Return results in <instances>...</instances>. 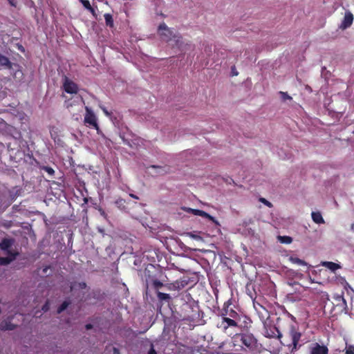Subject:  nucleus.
<instances>
[{"label": "nucleus", "mask_w": 354, "mask_h": 354, "mask_svg": "<svg viewBox=\"0 0 354 354\" xmlns=\"http://www.w3.org/2000/svg\"><path fill=\"white\" fill-rule=\"evenodd\" d=\"M184 301L180 306V316L183 320L198 323L203 317V312L200 310L198 304L187 294L182 299Z\"/></svg>", "instance_id": "nucleus-1"}, {"label": "nucleus", "mask_w": 354, "mask_h": 354, "mask_svg": "<svg viewBox=\"0 0 354 354\" xmlns=\"http://www.w3.org/2000/svg\"><path fill=\"white\" fill-rule=\"evenodd\" d=\"M301 337L302 333L298 324H290L285 332L283 342L281 341V344L287 347L291 354H295L303 345L300 343Z\"/></svg>", "instance_id": "nucleus-2"}, {"label": "nucleus", "mask_w": 354, "mask_h": 354, "mask_svg": "<svg viewBox=\"0 0 354 354\" xmlns=\"http://www.w3.org/2000/svg\"><path fill=\"white\" fill-rule=\"evenodd\" d=\"M233 341L235 345L241 346L245 351H254L258 348L257 339L250 333H237Z\"/></svg>", "instance_id": "nucleus-3"}, {"label": "nucleus", "mask_w": 354, "mask_h": 354, "mask_svg": "<svg viewBox=\"0 0 354 354\" xmlns=\"http://www.w3.org/2000/svg\"><path fill=\"white\" fill-rule=\"evenodd\" d=\"M158 34L160 39L166 42L173 40L175 41V46L181 48L183 45L182 37L174 32L171 28H169L165 23H161L158 28Z\"/></svg>", "instance_id": "nucleus-4"}, {"label": "nucleus", "mask_w": 354, "mask_h": 354, "mask_svg": "<svg viewBox=\"0 0 354 354\" xmlns=\"http://www.w3.org/2000/svg\"><path fill=\"white\" fill-rule=\"evenodd\" d=\"M86 113L84 118V122L86 126L93 127L97 133L100 131V127L97 123V119L93 111L88 106L85 107Z\"/></svg>", "instance_id": "nucleus-5"}, {"label": "nucleus", "mask_w": 354, "mask_h": 354, "mask_svg": "<svg viewBox=\"0 0 354 354\" xmlns=\"http://www.w3.org/2000/svg\"><path fill=\"white\" fill-rule=\"evenodd\" d=\"M241 319L230 318V317H221V322L217 324V327L220 328L223 332L227 333L229 328H235L238 326V322Z\"/></svg>", "instance_id": "nucleus-6"}, {"label": "nucleus", "mask_w": 354, "mask_h": 354, "mask_svg": "<svg viewBox=\"0 0 354 354\" xmlns=\"http://www.w3.org/2000/svg\"><path fill=\"white\" fill-rule=\"evenodd\" d=\"M231 305L232 301L230 299L227 300L223 304V308L220 313L221 317H227L230 318L241 319L239 313L233 308H230Z\"/></svg>", "instance_id": "nucleus-7"}, {"label": "nucleus", "mask_w": 354, "mask_h": 354, "mask_svg": "<svg viewBox=\"0 0 354 354\" xmlns=\"http://www.w3.org/2000/svg\"><path fill=\"white\" fill-rule=\"evenodd\" d=\"M309 354H328L329 349L324 344L313 342L308 346Z\"/></svg>", "instance_id": "nucleus-8"}, {"label": "nucleus", "mask_w": 354, "mask_h": 354, "mask_svg": "<svg viewBox=\"0 0 354 354\" xmlns=\"http://www.w3.org/2000/svg\"><path fill=\"white\" fill-rule=\"evenodd\" d=\"M64 90L67 93L76 94L78 92V86L74 82L66 78L63 84Z\"/></svg>", "instance_id": "nucleus-9"}, {"label": "nucleus", "mask_w": 354, "mask_h": 354, "mask_svg": "<svg viewBox=\"0 0 354 354\" xmlns=\"http://www.w3.org/2000/svg\"><path fill=\"white\" fill-rule=\"evenodd\" d=\"M14 243L15 239L12 238H4L0 242V249L6 253L13 252L10 250V248L13 245Z\"/></svg>", "instance_id": "nucleus-10"}, {"label": "nucleus", "mask_w": 354, "mask_h": 354, "mask_svg": "<svg viewBox=\"0 0 354 354\" xmlns=\"http://www.w3.org/2000/svg\"><path fill=\"white\" fill-rule=\"evenodd\" d=\"M353 21V14L350 12H346L344 19L339 26V28H341L342 30H345V29L348 28V27H350L352 25Z\"/></svg>", "instance_id": "nucleus-11"}, {"label": "nucleus", "mask_w": 354, "mask_h": 354, "mask_svg": "<svg viewBox=\"0 0 354 354\" xmlns=\"http://www.w3.org/2000/svg\"><path fill=\"white\" fill-rule=\"evenodd\" d=\"M6 254L8 255V257H0L1 266H7L10 264L19 255V253L17 252H9L8 253Z\"/></svg>", "instance_id": "nucleus-12"}, {"label": "nucleus", "mask_w": 354, "mask_h": 354, "mask_svg": "<svg viewBox=\"0 0 354 354\" xmlns=\"http://www.w3.org/2000/svg\"><path fill=\"white\" fill-rule=\"evenodd\" d=\"M266 336L270 338H277L280 340L283 337V335L281 331L275 326L267 330Z\"/></svg>", "instance_id": "nucleus-13"}, {"label": "nucleus", "mask_w": 354, "mask_h": 354, "mask_svg": "<svg viewBox=\"0 0 354 354\" xmlns=\"http://www.w3.org/2000/svg\"><path fill=\"white\" fill-rule=\"evenodd\" d=\"M335 299L337 302L336 306L342 308V311L345 314L348 313V306L346 299L342 295H337L335 297Z\"/></svg>", "instance_id": "nucleus-14"}, {"label": "nucleus", "mask_w": 354, "mask_h": 354, "mask_svg": "<svg viewBox=\"0 0 354 354\" xmlns=\"http://www.w3.org/2000/svg\"><path fill=\"white\" fill-rule=\"evenodd\" d=\"M192 212L194 215L206 218L209 219V221H212L214 223H217V221L215 220V218L212 216H211L210 214H209L208 213H207L206 212H205L203 210L192 209Z\"/></svg>", "instance_id": "nucleus-15"}, {"label": "nucleus", "mask_w": 354, "mask_h": 354, "mask_svg": "<svg viewBox=\"0 0 354 354\" xmlns=\"http://www.w3.org/2000/svg\"><path fill=\"white\" fill-rule=\"evenodd\" d=\"M16 328V325L12 324L10 320H3L0 324L1 330H12Z\"/></svg>", "instance_id": "nucleus-16"}, {"label": "nucleus", "mask_w": 354, "mask_h": 354, "mask_svg": "<svg viewBox=\"0 0 354 354\" xmlns=\"http://www.w3.org/2000/svg\"><path fill=\"white\" fill-rule=\"evenodd\" d=\"M104 20H105V24L106 27L113 29L115 28V24L113 18V15L110 13H105L104 15Z\"/></svg>", "instance_id": "nucleus-17"}, {"label": "nucleus", "mask_w": 354, "mask_h": 354, "mask_svg": "<svg viewBox=\"0 0 354 354\" xmlns=\"http://www.w3.org/2000/svg\"><path fill=\"white\" fill-rule=\"evenodd\" d=\"M179 285L180 290L187 286L190 283V278L187 276H183L179 279L176 280Z\"/></svg>", "instance_id": "nucleus-18"}, {"label": "nucleus", "mask_w": 354, "mask_h": 354, "mask_svg": "<svg viewBox=\"0 0 354 354\" xmlns=\"http://www.w3.org/2000/svg\"><path fill=\"white\" fill-rule=\"evenodd\" d=\"M85 282H71L70 286V291L73 292L77 289H85L86 288Z\"/></svg>", "instance_id": "nucleus-19"}, {"label": "nucleus", "mask_w": 354, "mask_h": 354, "mask_svg": "<svg viewBox=\"0 0 354 354\" xmlns=\"http://www.w3.org/2000/svg\"><path fill=\"white\" fill-rule=\"evenodd\" d=\"M313 221L317 224L324 223L325 221L319 212H313L311 214Z\"/></svg>", "instance_id": "nucleus-20"}, {"label": "nucleus", "mask_w": 354, "mask_h": 354, "mask_svg": "<svg viewBox=\"0 0 354 354\" xmlns=\"http://www.w3.org/2000/svg\"><path fill=\"white\" fill-rule=\"evenodd\" d=\"M322 266L327 268L328 269L330 270L333 272H335V270L339 269L341 266L334 262L332 261H324L322 263Z\"/></svg>", "instance_id": "nucleus-21"}, {"label": "nucleus", "mask_w": 354, "mask_h": 354, "mask_svg": "<svg viewBox=\"0 0 354 354\" xmlns=\"http://www.w3.org/2000/svg\"><path fill=\"white\" fill-rule=\"evenodd\" d=\"M165 287V283H162L158 279H153L151 281V288L155 290L156 293L160 292V289Z\"/></svg>", "instance_id": "nucleus-22"}, {"label": "nucleus", "mask_w": 354, "mask_h": 354, "mask_svg": "<svg viewBox=\"0 0 354 354\" xmlns=\"http://www.w3.org/2000/svg\"><path fill=\"white\" fill-rule=\"evenodd\" d=\"M80 2L82 3V6L86 9L88 10L92 15L93 16L95 17L96 16V13H95V9L91 6V3L89 2L88 0H80Z\"/></svg>", "instance_id": "nucleus-23"}, {"label": "nucleus", "mask_w": 354, "mask_h": 354, "mask_svg": "<svg viewBox=\"0 0 354 354\" xmlns=\"http://www.w3.org/2000/svg\"><path fill=\"white\" fill-rule=\"evenodd\" d=\"M0 65L6 66L7 68H12V63L9 60V59L0 54Z\"/></svg>", "instance_id": "nucleus-24"}, {"label": "nucleus", "mask_w": 354, "mask_h": 354, "mask_svg": "<svg viewBox=\"0 0 354 354\" xmlns=\"http://www.w3.org/2000/svg\"><path fill=\"white\" fill-rule=\"evenodd\" d=\"M157 295V297H158V299L160 301H167V302H169L170 300L171 299V296L167 294V293H164V292H158L156 293Z\"/></svg>", "instance_id": "nucleus-25"}, {"label": "nucleus", "mask_w": 354, "mask_h": 354, "mask_svg": "<svg viewBox=\"0 0 354 354\" xmlns=\"http://www.w3.org/2000/svg\"><path fill=\"white\" fill-rule=\"evenodd\" d=\"M165 288L168 290H178L179 291V285L176 282V281L172 282V283H165Z\"/></svg>", "instance_id": "nucleus-26"}, {"label": "nucleus", "mask_w": 354, "mask_h": 354, "mask_svg": "<svg viewBox=\"0 0 354 354\" xmlns=\"http://www.w3.org/2000/svg\"><path fill=\"white\" fill-rule=\"evenodd\" d=\"M115 204L120 209H124L126 208V201L122 198H118L115 201Z\"/></svg>", "instance_id": "nucleus-27"}, {"label": "nucleus", "mask_w": 354, "mask_h": 354, "mask_svg": "<svg viewBox=\"0 0 354 354\" xmlns=\"http://www.w3.org/2000/svg\"><path fill=\"white\" fill-rule=\"evenodd\" d=\"M290 261L293 263H297L300 266H306L307 263L302 259H300L297 257H290Z\"/></svg>", "instance_id": "nucleus-28"}, {"label": "nucleus", "mask_w": 354, "mask_h": 354, "mask_svg": "<svg viewBox=\"0 0 354 354\" xmlns=\"http://www.w3.org/2000/svg\"><path fill=\"white\" fill-rule=\"evenodd\" d=\"M71 302L68 301H64L63 303L58 307L57 312L58 314L62 313L64 310L67 308V307L70 305Z\"/></svg>", "instance_id": "nucleus-29"}, {"label": "nucleus", "mask_w": 354, "mask_h": 354, "mask_svg": "<svg viewBox=\"0 0 354 354\" xmlns=\"http://www.w3.org/2000/svg\"><path fill=\"white\" fill-rule=\"evenodd\" d=\"M279 239L281 243L287 244L291 243L292 241V238L288 236H279Z\"/></svg>", "instance_id": "nucleus-30"}, {"label": "nucleus", "mask_w": 354, "mask_h": 354, "mask_svg": "<svg viewBox=\"0 0 354 354\" xmlns=\"http://www.w3.org/2000/svg\"><path fill=\"white\" fill-rule=\"evenodd\" d=\"M345 354H354V345L349 344L346 346L345 349Z\"/></svg>", "instance_id": "nucleus-31"}, {"label": "nucleus", "mask_w": 354, "mask_h": 354, "mask_svg": "<svg viewBox=\"0 0 354 354\" xmlns=\"http://www.w3.org/2000/svg\"><path fill=\"white\" fill-rule=\"evenodd\" d=\"M43 170H44L50 176H53L55 174L54 169L50 167H44Z\"/></svg>", "instance_id": "nucleus-32"}, {"label": "nucleus", "mask_w": 354, "mask_h": 354, "mask_svg": "<svg viewBox=\"0 0 354 354\" xmlns=\"http://www.w3.org/2000/svg\"><path fill=\"white\" fill-rule=\"evenodd\" d=\"M259 201L266 205L268 207H272V204L264 198H260Z\"/></svg>", "instance_id": "nucleus-33"}, {"label": "nucleus", "mask_w": 354, "mask_h": 354, "mask_svg": "<svg viewBox=\"0 0 354 354\" xmlns=\"http://www.w3.org/2000/svg\"><path fill=\"white\" fill-rule=\"evenodd\" d=\"M280 95L283 100H292V97H290L287 93L280 91Z\"/></svg>", "instance_id": "nucleus-34"}, {"label": "nucleus", "mask_w": 354, "mask_h": 354, "mask_svg": "<svg viewBox=\"0 0 354 354\" xmlns=\"http://www.w3.org/2000/svg\"><path fill=\"white\" fill-rule=\"evenodd\" d=\"M98 212H100V215L105 219H107V214L105 212V211L100 207L97 208Z\"/></svg>", "instance_id": "nucleus-35"}, {"label": "nucleus", "mask_w": 354, "mask_h": 354, "mask_svg": "<svg viewBox=\"0 0 354 354\" xmlns=\"http://www.w3.org/2000/svg\"><path fill=\"white\" fill-rule=\"evenodd\" d=\"M101 109L102 110V111L104 112V113L106 115V116H110L111 115V113L107 111V109L104 107V106H100Z\"/></svg>", "instance_id": "nucleus-36"}, {"label": "nucleus", "mask_w": 354, "mask_h": 354, "mask_svg": "<svg viewBox=\"0 0 354 354\" xmlns=\"http://www.w3.org/2000/svg\"><path fill=\"white\" fill-rule=\"evenodd\" d=\"M8 1L9 2V3L12 6H16L17 5V0H8Z\"/></svg>", "instance_id": "nucleus-37"}, {"label": "nucleus", "mask_w": 354, "mask_h": 354, "mask_svg": "<svg viewBox=\"0 0 354 354\" xmlns=\"http://www.w3.org/2000/svg\"><path fill=\"white\" fill-rule=\"evenodd\" d=\"M48 302L47 301L42 307V310L46 312L48 310Z\"/></svg>", "instance_id": "nucleus-38"}, {"label": "nucleus", "mask_w": 354, "mask_h": 354, "mask_svg": "<svg viewBox=\"0 0 354 354\" xmlns=\"http://www.w3.org/2000/svg\"><path fill=\"white\" fill-rule=\"evenodd\" d=\"M148 354H157V353H156V351H155V349L153 347H151L150 348V350L149 351Z\"/></svg>", "instance_id": "nucleus-39"}, {"label": "nucleus", "mask_w": 354, "mask_h": 354, "mask_svg": "<svg viewBox=\"0 0 354 354\" xmlns=\"http://www.w3.org/2000/svg\"><path fill=\"white\" fill-rule=\"evenodd\" d=\"M112 349L113 351V354H120V351H119L118 348H117L115 347H113Z\"/></svg>", "instance_id": "nucleus-40"}, {"label": "nucleus", "mask_w": 354, "mask_h": 354, "mask_svg": "<svg viewBox=\"0 0 354 354\" xmlns=\"http://www.w3.org/2000/svg\"><path fill=\"white\" fill-rule=\"evenodd\" d=\"M129 196L133 198H135V199H139L138 196H137L136 195L133 194H129Z\"/></svg>", "instance_id": "nucleus-41"}, {"label": "nucleus", "mask_w": 354, "mask_h": 354, "mask_svg": "<svg viewBox=\"0 0 354 354\" xmlns=\"http://www.w3.org/2000/svg\"><path fill=\"white\" fill-rule=\"evenodd\" d=\"M92 328H93V326H92V324H87L86 325V329H88H88H91Z\"/></svg>", "instance_id": "nucleus-42"}, {"label": "nucleus", "mask_w": 354, "mask_h": 354, "mask_svg": "<svg viewBox=\"0 0 354 354\" xmlns=\"http://www.w3.org/2000/svg\"><path fill=\"white\" fill-rule=\"evenodd\" d=\"M289 316L292 319V320H293L295 322H296V319L293 315L289 313Z\"/></svg>", "instance_id": "nucleus-43"}, {"label": "nucleus", "mask_w": 354, "mask_h": 354, "mask_svg": "<svg viewBox=\"0 0 354 354\" xmlns=\"http://www.w3.org/2000/svg\"><path fill=\"white\" fill-rule=\"evenodd\" d=\"M151 167H153V168H156V166H155V165H152V166H151Z\"/></svg>", "instance_id": "nucleus-44"}, {"label": "nucleus", "mask_w": 354, "mask_h": 354, "mask_svg": "<svg viewBox=\"0 0 354 354\" xmlns=\"http://www.w3.org/2000/svg\"><path fill=\"white\" fill-rule=\"evenodd\" d=\"M21 48L22 49V50H24V48L23 46H21Z\"/></svg>", "instance_id": "nucleus-45"}, {"label": "nucleus", "mask_w": 354, "mask_h": 354, "mask_svg": "<svg viewBox=\"0 0 354 354\" xmlns=\"http://www.w3.org/2000/svg\"><path fill=\"white\" fill-rule=\"evenodd\" d=\"M21 48L22 49V50H24V48L23 46H21Z\"/></svg>", "instance_id": "nucleus-46"}, {"label": "nucleus", "mask_w": 354, "mask_h": 354, "mask_svg": "<svg viewBox=\"0 0 354 354\" xmlns=\"http://www.w3.org/2000/svg\"><path fill=\"white\" fill-rule=\"evenodd\" d=\"M21 48L22 49V50H24V48L23 46H21Z\"/></svg>", "instance_id": "nucleus-47"}, {"label": "nucleus", "mask_w": 354, "mask_h": 354, "mask_svg": "<svg viewBox=\"0 0 354 354\" xmlns=\"http://www.w3.org/2000/svg\"><path fill=\"white\" fill-rule=\"evenodd\" d=\"M353 133H354V130H353Z\"/></svg>", "instance_id": "nucleus-48"}]
</instances>
